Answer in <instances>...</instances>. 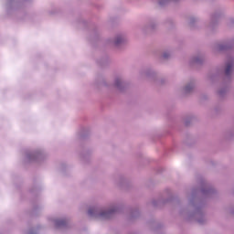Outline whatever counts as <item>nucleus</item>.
I'll return each instance as SVG.
<instances>
[{"instance_id": "f257e3e1", "label": "nucleus", "mask_w": 234, "mask_h": 234, "mask_svg": "<svg viewBox=\"0 0 234 234\" xmlns=\"http://www.w3.org/2000/svg\"><path fill=\"white\" fill-rule=\"evenodd\" d=\"M231 70H233V64L232 63L227 64V67H226V69H225V74L227 76H229V74H231Z\"/></svg>"}, {"instance_id": "f03ea898", "label": "nucleus", "mask_w": 234, "mask_h": 234, "mask_svg": "<svg viewBox=\"0 0 234 234\" xmlns=\"http://www.w3.org/2000/svg\"><path fill=\"white\" fill-rule=\"evenodd\" d=\"M112 213V210L101 212V217H103L104 218H109V217H111Z\"/></svg>"}, {"instance_id": "7ed1b4c3", "label": "nucleus", "mask_w": 234, "mask_h": 234, "mask_svg": "<svg viewBox=\"0 0 234 234\" xmlns=\"http://www.w3.org/2000/svg\"><path fill=\"white\" fill-rule=\"evenodd\" d=\"M88 213H89V215H93V214H94V209H90V210L88 211Z\"/></svg>"}, {"instance_id": "20e7f679", "label": "nucleus", "mask_w": 234, "mask_h": 234, "mask_svg": "<svg viewBox=\"0 0 234 234\" xmlns=\"http://www.w3.org/2000/svg\"><path fill=\"white\" fill-rule=\"evenodd\" d=\"M120 42H121L120 39H117L116 45H118Z\"/></svg>"}, {"instance_id": "39448f33", "label": "nucleus", "mask_w": 234, "mask_h": 234, "mask_svg": "<svg viewBox=\"0 0 234 234\" xmlns=\"http://www.w3.org/2000/svg\"><path fill=\"white\" fill-rule=\"evenodd\" d=\"M164 58H167V55L165 54V55H164Z\"/></svg>"}]
</instances>
